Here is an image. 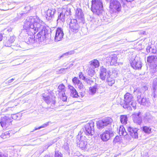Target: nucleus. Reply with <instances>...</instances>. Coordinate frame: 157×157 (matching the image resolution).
Masks as SVG:
<instances>
[{
    "label": "nucleus",
    "mask_w": 157,
    "mask_h": 157,
    "mask_svg": "<svg viewBox=\"0 0 157 157\" xmlns=\"http://www.w3.org/2000/svg\"><path fill=\"white\" fill-rule=\"evenodd\" d=\"M106 69L103 67H101L100 69V78L102 80H105L106 75Z\"/></svg>",
    "instance_id": "393cba45"
},
{
    "label": "nucleus",
    "mask_w": 157,
    "mask_h": 157,
    "mask_svg": "<svg viewBox=\"0 0 157 157\" xmlns=\"http://www.w3.org/2000/svg\"><path fill=\"white\" fill-rule=\"evenodd\" d=\"M75 52L74 50L71 51L63 54L62 56H61V57H63L64 56H67L69 55H71L73 54Z\"/></svg>",
    "instance_id": "58836bf2"
},
{
    "label": "nucleus",
    "mask_w": 157,
    "mask_h": 157,
    "mask_svg": "<svg viewBox=\"0 0 157 157\" xmlns=\"http://www.w3.org/2000/svg\"><path fill=\"white\" fill-rule=\"evenodd\" d=\"M91 10L94 14L99 15L103 11L102 0H92Z\"/></svg>",
    "instance_id": "20e7f679"
},
{
    "label": "nucleus",
    "mask_w": 157,
    "mask_h": 157,
    "mask_svg": "<svg viewBox=\"0 0 157 157\" xmlns=\"http://www.w3.org/2000/svg\"><path fill=\"white\" fill-rule=\"evenodd\" d=\"M41 128H41V126H40V127H39L38 128H35V129L34 130H33L32 131V132H33L34 131H35L40 129Z\"/></svg>",
    "instance_id": "5fc2aeb1"
},
{
    "label": "nucleus",
    "mask_w": 157,
    "mask_h": 157,
    "mask_svg": "<svg viewBox=\"0 0 157 157\" xmlns=\"http://www.w3.org/2000/svg\"><path fill=\"white\" fill-rule=\"evenodd\" d=\"M83 130L84 131L82 132V134H85L88 136L93 135L94 133V123L91 122L86 124L85 126L84 129H83Z\"/></svg>",
    "instance_id": "1a4fd4ad"
},
{
    "label": "nucleus",
    "mask_w": 157,
    "mask_h": 157,
    "mask_svg": "<svg viewBox=\"0 0 157 157\" xmlns=\"http://www.w3.org/2000/svg\"><path fill=\"white\" fill-rule=\"evenodd\" d=\"M157 89V79L155 78L153 80L152 86V91L154 90H156Z\"/></svg>",
    "instance_id": "4c0bfd02"
},
{
    "label": "nucleus",
    "mask_w": 157,
    "mask_h": 157,
    "mask_svg": "<svg viewBox=\"0 0 157 157\" xmlns=\"http://www.w3.org/2000/svg\"><path fill=\"white\" fill-rule=\"evenodd\" d=\"M107 84L110 86H112L115 82L114 78L110 76H107L106 78Z\"/></svg>",
    "instance_id": "cd10ccee"
},
{
    "label": "nucleus",
    "mask_w": 157,
    "mask_h": 157,
    "mask_svg": "<svg viewBox=\"0 0 157 157\" xmlns=\"http://www.w3.org/2000/svg\"><path fill=\"white\" fill-rule=\"evenodd\" d=\"M0 157H1V153L0 152Z\"/></svg>",
    "instance_id": "0e129e2a"
},
{
    "label": "nucleus",
    "mask_w": 157,
    "mask_h": 157,
    "mask_svg": "<svg viewBox=\"0 0 157 157\" xmlns=\"http://www.w3.org/2000/svg\"><path fill=\"white\" fill-rule=\"evenodd\" d=\"M77 86H78V88L81 91L85 89V86L81 82Z\"/></svg>",
    "instance_id": "ea45409f"
},
{
    "label": "nucleus",
    "mask_w": 157,
    "mask_h": 157,
    "mask_svg": "<svg viewBox=\"0 0 157 157\" xmlns=\"http://www.w3.org/2000/svg\"><path fill=\"white\" fill-rule=\"evenodd\" d=\"M132 117L134 123L138 124H140L142 123V121L140 112L134 113L132 115Z\"/></svg>",
    "instance_id": "f3484780"
},
{
    "label": "nucleus",
    "mask_w": 157,
    "mask_h": 157,
    "mask_svg": "<svg viewBox=\"0 0 157 157\" xmlns=\"http://www.w3.org/2000/svg\"><path fill=\"white\" fill-rule=\"evenodd\" d=\"M44 157H53L52 155H45Z\"/></svg>",
    "instance_id": "bf43d9fd"
},
{
    "label": "nucleus",
    "mask_w": 157,
    "mask_h": 157,
    "mask_svg": "<svg viewBox=\"0 0 157 157\" xmlns=\"http://www.w3.org/2000/svg\"><path fill=\"white\" fill-rule=\"evenodd\" d=\"M61 99L64 101H66L67 100V97L66 96L65 93L62 94L60 95H59Z\"/></svg>",
    "instance_id": "a19ab883"
},
{
    "label": "nucleus",
    "mask_w": 157,
    "mask_h": 157,
    "mask_svg": "<svg viewBox=\"0 0 157 157\" xmlns=\"http://www.w3.org/2000/svg\"><path fill=\"white\" fill-rule=\"evenodd\" d=\"M80 94L82 98L85 95V93L84 92H81L80 93Z\"/></svg>",
    "instance_id": "6e6d98bb"
},
{
    "label": "nucleus",
    "mask_w": 157,
    "mask_h": 157,
    "mask_svg": "<svg viewBox=\"0 0 157 157\" xmlns=\"http://www.w3.org/2000/svg\"><path fill=\"white\" fill-rule=\"evenodd\" d=\"M83 138L84 137L82 136H81L79 142H78L77 144V146L82 150L87 148V144L86 140L85 139L83 140Z\"/></svg>",
    "instance_id": "a211bd4d"
},
{
    "label": "nucleus",
    "mask_w": 157,
    "mask_h": 157,
    "mask_svg": "<svg viewBox=\"0 0 157 157\" xmlns=\"http://www.w3.org/2000/svg\"><path fill=\"white\" fill-rule=\"evenodd\" d=\"M12 121V119L11 118L5 116L1 119V126L3 128H6L11 124Z\"/></svg>",
    "instance_id": "9b49d317"
},
{
    "label": "nucleus",
    "mask_w": 157,
    "mask_h": 157,
    "mask_svg": "<svg viewBox=\"0 0 157 157\" xmlns=\"http://www.w3.org/2000/svg\"><path fill=\"white\" fill-rule=\"evenodd\" d=\"M14 108L13 107H9L6 109V111H9L10 110L13 111V110Z\"/></svg>",
    "instance_id": "603ef678"
},
{
    "label": "nucleus",
    "mask_w": 157,
    "mask_h": 157,
    "mask_svg": "<svg viewBox=\"0 0 157 157\" xmlns=\"http://www.w3.org/2000/svg\"><path fill=\"white\" fill-rule=\"evenodd\" d=\"M3 39V36L2 34H0V41H1Z\"/></svg>",
    "instance_id": "13d9d810"
},
{
    "label": "nucleus",
    "mask_w": 157,
    "mask_h": 157,
    "mask_svg": "<svg viewBox=\"0 0 157 157\" xmlns=\"http://www.w3.org/2000/svg\"><path fill=\"white\" fill-rule=\"evenodd\" d=\"M72 82L74 85L77 86L78 84H79L81 81L77 77H75L72 78Z\"/></svg>",
    "instance_id": "c9c22d12"
},
{
    "label": "nucleus",
    "mask_w": 157,
    "mask_h": 157,
    "mask_svg": "<svg viewBox=\"0 0 157 157\" xmlns=\"http://www.w3.org/2000/svg\"><path fill=\"white\" fill-rule=\"evenodd\" d=\"M155 118L149 112H146L144 116V119L146 122L152 123L154 122Z\"/></svg>",
    "instance_id": "4be33fe9"
},
{
    "label": "nucleus",
    "mask_w": 157,
    "mask_h": 157,
    "mask_svg": "<svg viewBox=\"0 0 157 157\" xmlns=\"http://www.w3.org/2000/svg\"><path fill=\"white\" fill-rule=\"evenodd\" d=\"M94 69L93 68H91V67H89L87 71L88 75L91 77L94 75L95 73Z\"/></svg>",
    "instance_id": "72a5a7b5"
},
{
    "label": "nucleus",
    "mask_w": 157,
    "mask_h": 157,
    "mask_svg": "<svg viewBox=\"0 0 157 157\" xmlns=\"http://www.w3.org/2000/svg\"><path fill=\"white\" fill-rule=\"evenodd\" d=\"M29 35L32 36L26 40L25 43L28 44H32L35 42L34 35L37 32L36 38L40 41H42L47 38L48 30L47 29L46 25L39 18L37 17H28L24 22L23 26Z\"/></svg>",
    "instance_id": "f257e3e1"
},
{
    "label": "nucleus",
    "mask_w": 157,
    "mask_h": 157,
    "mask_svg": "<svg viewBox=\"0 0 157 157\" xmlns=\"http://www.w3.org/2000/svg\"><path fill=\"white\" fill-rule=\"evenodd\" d=\"M151 47H150L149 46H148V47H147L146 48L147 52H151Z\"/></svg>",
    "instance_id": "864d4df0"
},
{
    "label": "nucleus",
    "mask_w": 157,
    "mask_h": 157,
    "mask_svg": "<svg viewBox=\"0 0 157 157\" xmlns=\"http://www.w3.org/2000/svg\"><path fill=\"white\" fill-rule=\"evenodd\" d=\"M156 49H155L154 48H152L151 47L150 53H156Z\"/></svg>",
    "instance_id": "8fccbe9b"
},
{
    "label": "nucleus",
    "mask_w": 157,
    "mask_h": 157,
    "mask_svg": "<svg viewBox=\"0 0 157 157\" xmlns=\"http://www.w3.org/2000/svg\"><path fill=\"white\" fill-rule=\"evenodd\" d=\"M48 123H49L48 122H47L46 123L43 124L41 126L42 128H45L48 125H49Z\"/></svg>",
    "instance_id": "3c124183"
},
{
    "label": "nucleus",
    "mask_w": 157,
    "mask_h": 157,
    "mask_svg": "<svg viewBox=\"0 0 157 157\" xmlns=\"http://www.w3.org/2000/svg\"><path fill=\"white\" fill-rule=\"evenodd\" d=\"M119 134L120 136H126L128 133L125 131V128L123 126H121L119 129Z\"/></svg>",
    "instance_id": "c756f323"
},
{
    "label": "nucleus",
    "mask_w": 157,
    "mask_h": 157,
    "mask_svg": "<svg viewBox=\"0 0 157 157\" xmlns=\"http://www.w3.org/2000/svg\"><path fill=\"white\" fill-rule=\"evenodd\" d=\"M55 157H62V154L60 152H59L58 151H55Z\"/></svg>",
    "instance_id": "49530a36"
},
{
    "label": "nucleus",
    "mask_w": 157,
    "mask_h": 157,
    "mask_svg": "<svg viewBox=\"0 0 157 157\" xmlns=\"http://www.w3.org/2000/svg\"><path fill=\"white\" fill-rule=\"evenodd\" d=\"M108 61L110 63L111 65H113L117 63V55L112 54L108 56L106 58Z\"/></svg>",
    "instance_id": "6ab92c4d"
},
{
    "label": "nucleus",
    "mask_w": 157,
    "mask_h": 157,
    "mask_svg": "<svg viewBox=\"0 0 157 157\" xmlns=\"http://www.w3.org/2000/svg\"><path fill=\"white\" fill-rule=\"evenodd\" d=\"M120 137L118 136H117L115 137L114 138L113 142L114 143H116L118 142H119L120 141Z\"/></svg>",
    "instance_id": "de8ad7c7"
},
{
    "label": "nucleus",
    "mask_w": 157,
    "mask_h": 157,
    "mask_svg": "<svg viewBox=\"0 0 157 157\" xmlns=\"http://www.w3.org/2000/svg\"><path fill=\"white\" fill-rule=\"evenodd\" d=\"M1 157H7V156L6 155H2V154H1Z\"/></svg>",
    "instance_id": "052dcab7"
},
{
    "label": "nucleus",
    "mask_w": 157,
    "mask_h": 157,
    "mask_svg": "<svg viewBox=\"0 0 157 157\" xmlns=\"http://www.w3.org/2000/svg\"><path fill=\"white\" fill-rule=\"evenodd\" d=\"M113 122V120L110 117H105L97 122V126L99 129H102Z\"/></svg>",
    "instance_id": "6e6552de"
},
{
    "label": "nucleus",
    "mask_w": 157,
    "mask_h": 157,
    "mask_svg": "<svg viewBox=\"0 0 157 157\" xmlns=\"http://www.w3.org/2000/svg\"><path fill=\"white\" fill-rule=\"evenodd\" d=\"M144 88L145 89H147V88L146 87H144Z\"/></svg>",
    "instance_id": "e2e57ef3"
},
{
    "label": "nucleus",
    "mask_w": 157,
    "mask_h": 157,
    "mask_svg": "<svg viewBox=\"0 0 157 157\" xmlns=\"http://www.w3.org/2000/svg\"><path fill=\"white\" fill-rule=\"evenodd\" d=\"M71 14V9L69 8L66 7L63 8L62 12L59 14L57 20V23H62L64 22L67 17Z\"/></svg>",
    "instance_id": "39448f33"
},
{
    "label": "nucleus",
    "mask_w": 157,
    "mask_h": 157,
    "mask_svg": "<svg viewBox=\"0 0 157 157\" xmlns=\"http://www.w3.org/2000/svg\"><path fill=\"white\" fill-rule=\"evenodd\" d=\"M124 101L121 105L124 109L129 111H131L132 108L134 109H136V104L131 94L127 92L124 95Z\"/></svg>",
    "instance_id": "f03ea898"
},
{
    "label": "nucleus",
    "mask_w": 157,
    "mask_h": 157,
    "mask_svg": "<svg viewBox=\"0 0 157 157\" xmlns=\"http://www.w3.org/2000/svg\"><path fill=\"white\" fill-rule=\"evenodd\" d=\"M84 23L77 19H71L69 24L70 31L74 33L78 32L80 29L81 25Z\"/></svg>",
    "instance_id": "0eeeda50"
},
{
    "label": "nucleus",
    "mask_w": 157,
    "mask_h": 157,
    "mask_svg": "<svg viewBox=\"0 0 157 157\" xmlns=\"http://www.w3.org/2000/svg\"><path fill=\"white\" fill-rule=\"evenodd\" d=\"M118 71L117 69L112 68L107 72V76L113 78H116L117 76Z\"/></svg>",
    "instance_id": "b1692460"
},
{
    "label": "nucleus",
    "mask_w": 157,
    "mask_h": 157,
    "mask_svg": "<svg viewBox=\"0 0 157 157\" xmlns=\"http://www.w3.org/2000/svg\"><path fill=\"white\" fill-rule=\"evenodd\" d=\"M78 76L79 78L80 79L84 80V81L86 78V77L83 75L82 74V73L81 72L79 73Z\"/></svg>",
    "instance_id": "c03bdc74"
},
{
    "label": "nucleus",
    "mask_w": 157,
    "mask_h": 157,
    "mask_svg": "<svg viewBox=\"0 0 157 157\" xmlns=\"http://www.w3.org/2000/svg\"><path fill=\"white\" fill-rule=\"evenodd\" d=\"M99 66V64L98 61L96 59H94L90 62V67H91V68L95 69L98 67Z\"/></svg>",
    "instance_id": "bb28decb"
},
{
    "label": "nucleus",
    "mask_w": 157,
    "mask_h": 157,
    "mask_svg": "<svg viewBox=\"0 0 157 157\" xmlns=\"http://www.w3.org/2000/svg\"><path fill=\"white\" fill-rule=\"evenodd\" d=\"M58 91L59 92V95H60L62 94L65 93V86L63 84H60L58 86Z\"/></svg>",
    "instance_id": "c85d7f7f"
},
{
    "label": "nucleus",
    "mask_w": 157,
    "mask_h": 157,
    "mask_svg": "<svg viewBox=\"0 0 157 157\" xmlns=\"http://www.w3.org/2000/svg\"><path fill=\"white\" fill-rule=\"evenodd\" d=\"M64 148L67 151H68V150H69V148L67 143H66L64 144Z\"/></svg>",
    "instance_id": "09e8293b"
},
{
    "label": "nucleus",
    "mask_w": 157,
    "mask_h": 157,
    "mask_svg": "<svg viewBox=\"0 0 157 157\" xmlns=\"http://www.w3.org/2000/svg\"><path fill=\"white\" fill-rule=\"evenodd\" d=\"M56 11V10L54 9H48L46 12V18L47 20L49 21H51L52 17H53Z\"/></svg>",
    "instance_id": "412c9836"
},
{
    "label": "nucleus",
    "mask_w": 157,
    "mask_h": 157,
    "mask_svg": "<svg viewBox=\"0 0 157 157\" xmlns=\"http://www.w3.org/2000/svg\"><path fill=\"white\" fill-rule=\"evenodd\" d=\"M130 63L132 67L134 69H139L142 67L141 63L137 57H136L134 59H131Z\"/></svg>",
    "instance_id": "f8f14e48"
},
{
    "label": "nucleus",
    "mask_w": 157,
    "mask_h": 157,
    "mask_svg": "<svg viewBox=\"0 0 157 157\" xmlns=\"http://www.w3.org/2000/svg\"><path fill=\"white\" fill-rule=\"evenodd\" d=\"M13 80H14V79L12 78V79L8 80V83H10L12 82Z\"/></svg>",
    "instance_id": "4d7b16f0"
},
{
    "label": "nucleus",
    "mask_w": 157,
    "mask_h": 157,
    "mask_svg": "<svg viewBox=\"0 0 157 157\" xmlns=\"http://www.w3.org/2000/svg\"><path fill=\"white\" fill-rule=\"evenodd\" d=\"M120 120L121 123L124 124H126L128 121L127 115H121L120 117Z\"/></svg>",
    "instance_id": "7c9ffc66"
},
{
    "label": "nucleus",
    "mask_w": 157,
    "mask_h": 157,
    "mask_svg": "<svg viewBox=\"0 0 157 157\" xmlns=\"http://www.w3.org/2000/svg\"><path fill=\"white\" fill-rule=\"evenodd\" d=\"M128 131V134L133 138H137L138 129L136 128H133L131 126H128L127 128Z\"/></svg>",
    "instance_id": "4468645a"
},
{
    "label": "nucleus",
    "mask_w": 157,
    "mask_h": 157,
    "mask_svg": "<svg viewBox=\"0 0 157 157\" xmlns=\"http://www.w3.org/2000/svg\"><path fill=\"white\" fill-rule=\"evenodd\" d=\"M98 20L97 19H95L94 18H92L90 21L91 23H93V24L94 25H97V23L98 22Z\"/></svg>",
    "instance_id": "37998d69"
},
{
    "label": "nucleus",
    "mask_w": 157,
    "mask_h": 157,
    "mask_svg": "<svg viewBox=\"0 0 157 157\" xmlns=\"http://www.w3.org/2000/svg\"><path fill=\"white\" fill-rule=\"evenodd\" d=\"M75 19L78 21H80L82 23H84L85 20L84 14L82 10L80 8H78L75 10Z\"/></svg>",
    "instance_id": "ddd939ff"
},
{
    "label": "nucleus",
    "mask_w": 157,
    "mask_h": 157,
    "mask_svg": "<svg viewBox=\"0 0 157 157\" xmlns=\"http://www.w3.org/2000/svg\"><path fill=\"white\" fill-rule=\"evenodd\" d=\"M64 33L63 29L60 28H58L56 30L55 37V41L57 42L61 40L63 38Z\"/></svg>",
    "instance_id": "2eb2a0df"
},
{
    "label": "nucleus",
    "mask_w": 157,
    "mask_h": 157,
    "mask_svg": "<svg viewBox=\"0 0 157 157\" xmlns=\"http://www.w3.org/2000/svg\"><path fill=\"white\" fill-rule=\"evenodd\" d=\"M42 96L43 97V100H44L47 104H50V103H52L53 105H55V101H51L49 96H47L44 94H43Z\"/></svg>",
    "instance_id": "a878e982"
},
{
    "label": "nucleus",
    "mask_w": 157,
    "mask_h": 157,
    "mask_svg": "<svg viewBox=\"0 0 157 157\" xmlns=\"http://www.w3.org/2000/svg\"><path fill=\"white\" fill-rule=\"evenodd\" d=\"M98 86L97 85L93 86L90 87V94L91 95L94 94L96 91L97 90L98 88Z\"/></svg>",
    "instance_id": "473e14b6"
},
{
    "label": "nucleus",
    "mask_w": 157,
    "mask_h": 157,
    "mask_svg": "<svg viewBox=\"0 0 157 157\" xmlns=\"http://www.w3.org/2000/svg\"><path fill=\"white\" fill-rule=\"evenodd\" d=\"M12 134V133L11 131H8L6 132L3 133L1 136V138L3 139L8 138L10 137V135Z\"/></svg>",
    "instance_id": "2f4dec72"
},
{
    "label": "nucleus",
    "mask_w": 157,
    "mask_h": 157,
    "mask_svg": "<svg viewBox=\"0 0 157 157\" xmlns=\"http://www.w3.org/2000/svg\"><path fill=\"white\" fill-rule=\"evenodd\" d=\"M153 93H152V96L155 98H157V89L156 90H152Z\"/></svg>",
    "instance_id": "a18cd8bd"
},
{
    "label": "nucleus",
    "mask_w": 157,
    "mask_h": 157,
    "mask_svg": "<svg viewBox=\"0 0 157 157\" xmlns=\"http://www.w3.org/2000/svg\"><path fill=\"white\" fill-rule=\"evenodd\" d=\"M68 87L70 90V95L71 97L74 98H77L79 97L77 91L73 86L69 85Z\"/></svg>",
    "instance_id": "5701e85b"
},
{
    "label": "nucleus",
    "mask_w": 157,
    "mask_h": 157,
    "mask_svg": "<svg viewBox=\"0 0 157 157\" xmlns=\"http://www.w3.org/2000/svg\"><path fill=\"white\" fill-rule=\"evenodd\" d=\"M134 93L135 94H136L137 101L139 104L147 107L150 105L151 103L148 98L143 96L139 89H134Z\"/></svg>",
    "instance_id": "7ed1b4c3"
},
{
    "label": "nucleus",
    "mask_w": 157,
    "mask_h": 157,
    "mask_svg": "<svg viewBox=\"0 0 157 157\" xmlns=\"http://www.w3.org/2000/svg\"><path fill=\"white\" fill-rule=\"evenodd\" d=\"M114 132L112 129L105 130L100 135L101 139L104 141H106L114 136Z\"/></svg>",
    "instance_id": "9d476101"
},
{
    "label": "nucleus",
    "mask_w": 157,
    "mask_h": 157,
    "mask_svg": "<svg viewBox=\"0 0 157 157\" xmlns=\"http://www.w3.org/2000/svg\"><path fill=\"white\" fill-rule=\"evenodd\" d=\"M15 40V37L14 36H11L10 38L8 40V42H9V44L5 43V46L6 47H10L11 46L12 48L16 50H19V48H21L20 45L18 44H17L15 45H12L11 44L14 42Z\"/></svg>",
    "instance_id": "dca6fc26"
},
{
    "label": "nucleus",
    "mask_w": 157,
    "mask_h": 157,
    "mask_svg": "<svg viewBox=\"0 0 157 157\" xmlns=\"http://www.w3.org/2000/svg\"><path fill=\"white\" fill-rule=\"evenodd\" d=\"M109 2V7L111 12L113 13H118L121 10V5L120 2L117 0H105Z\"/></svg>",
    "instance_id": "423d86ee"
},
{
    "label": "nucleus",
    "mask_w": 157,
    "mask_h": 157,
    "mask_svg": "<svg viewBox=\"0 0 157 157\" xmlns=\"http://www.w3.org/2000/svg\"><path fill=\"white\" fill-rule=\"evenodd\" d=\"M85 82H87L88 84L91 85L94 83V81L91 79H89L88 78H86L85 79Z\"/></svg>",
    "instance_id": "79ce46f5"
},
{
    "label": "nucleus",
    "mask_w": 157,
    "mask_h": 157,
    "mask_svg": "<svg viewBox=\"0 0 157 157\" xmlns=\"http://www.w3.org/2000/svg\"><path fill=\"white\" fill-rule=\"evenodd\" d=\"M142 130L144 132L149 134L151 132V129L150 127H148L147 126H144L143 127Z\"/></svg>",
    "instance_id": "f704fd0d"
},
{
    "label": "nucleus",
    "mask_w": 157,
    "mask_h": 157,
    "mask_svg": "<svg viewBox=\"0 0 157 157\" xmlns=\"http://www.w3.org/2000/svg\"><path fill=\"white\" fill-rule=\"evenodd\" d=\"M147 61L155 67H157V55L149 56L147 57Z\"/></svg>",
    "instance_id": "aec40b11"
},
{
    "label": "nucleus",
    "mask_w": 157,
    "mask_h": 157,
    "mask_svg": "<svg viewBox=\"0 0 157 157\" xmlns=\"http://www.w3.org/2000/svg\"><path fill=\"white\" fill-rule=\"evenodd\" d=\"M21 116V114L19 113L13 114L11 115V117L13 119L17 120H19L20 119Z\"/></svg>",
    "instance_id": "e433bc0d"
},
{
    "label": "nucleus",
    "mask_w": 157,
    "mask_h": 157,
    "mask_svg": "<svg viewBox=\"0 0 157 157\" xmlns=\"http://www.w3.org/2000/svg\"><path fill=\"white\" fill-rule=\"evenodd\" d=\"M5 43H8V44H9V42H8V40L7 41L5 42L4 43V44H5Z\"/></svg>",
    "instance_id": "680f3d73"
}]
</instances>
